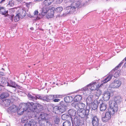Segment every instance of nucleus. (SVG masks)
Here are the masks:
<instances>
[{
  "label": "nucleus",
  "mask_w": 126,
  "mask_h": 126,
  "mask_svg": "<svg viewBox=\"0 0 126 126\" xmlns=\"http://www.w3.org/2000/svg\"><path fill=\"white\" fill-rule=\"evenodd\" d=\"M81 6L82 5L79 1L74 2L71 6L65 7V13L63 15L64 16H65L67 14L72 13L76 11V9L77 8H78Z\"/></svg>",
  "instance_id": "1"
},
{
  "label": "nucleus",
  "mask_w": 126,
  "mask_h": 126,
  "mask_svg": "<svg viewBox=\"0 0 126 126\" xmlns=\"http://www.w3.org/2000/svg\"><path fill=\"white\" fill-rule=\"evenodd\" d=\"M55 8L53 7L50 9L47 6L43 7L42 8L41 10V15L42 16H45L48 12V16L49 17H53L54 14V10Z\"/></svg>",
  "instance_id": "2"
},
{
  "label": "nucleus",
  "mask_w": 126,
  "mask_h": 126,
  "mask_svg": "<svg viewBox=\"0 0 126 126\" xmlns=\"http://www.w3.org/2000/svg\"><path fill=\"white\" fill-rule=\"evenodd\" d=\"M124 60L122 61L121 63L119 64L116 67H115L114 69L112 70L108 76L103 81V84L105 83H107L111 79L113 76L114 72L115 71V70H116L118 67H120L124 63Z\"/></svg>",
  "instance_id": "3"
},
{
  "label": "nucleus",
  "mask_w": 126,
  "mask_h": 126,
  "mask_svg": "<svg viewBox=\"0 0 126 126\" xmlns=\"http://www.w3.org/2000/svg\"><path fill=\"white\" fill-rule=\"evenodd\" d=\"M109 105L111 110L110 111L113 114L115 112H116L118 110L117 104L114 101H110L109 102Z\"/></svg>",
  "instance_id": "4"
},
{
  "label": "nucleus",
  "mask_w": 126,
  "mask_h": 126,
  "mask_svg": "<svg viewBox=\"0 0 126 126\" xmlns=\"http://www.w3.org/2000/svg\"><path fill=\"white\" fill-rule=\"evenodd\" d=\"M67 106L64 105L62 106L58 107L55 106L53 109V110L56 113L60 114L65 111L67 110Z\"/></svg>",
  "instance_id": "5"
},
{
  "label": "nucleus",
  "mask_w": 126,
  "mask_h": 126,
  "mask_svg": "<svg viewBox=\"0 0 126 126\" xmlns=\"http://www.w3.org/2000/svg\"><path fill=\"white\" fill-rule=\"evenodd\" d=\"M26 104L27 106L26 107L27 112H34L37 109L36 104L32 102H28L27 103H26Z\"/></svg>",
  "instance_id": "6"
},
{
  "label": "nucleus",
  "mask_w": 126,
  "mask_h": 126,
  "mask_svg": "<svg viewBox=\"0 0 126 126\" xmlns=\"http://www.w3.org/2000/svg\"><path fill=\"white\" fill-rule=\"evenodd\" d=\"M26 103H24L21 105V107L19 106L18 109H17V111L18 114L21 115L23 114L24 111H27V107Z\"/></svg>",
  "instance_id": "7"
},
{
  "label": "nucleus",
  "mask_w": 126,
  "mask_h": 126,
  "mask_svg": "<svg viewBox=\"0 0 126 126\" xmlns=\"http://www.w3.org/2000/svg\"><path fill=\"white\" fill-rule=\"evenodd\" d=\"M121 82L118 80H115L114 82H113L111 84V86L109 87V90L111 89V88H117L119 87L121 84Z\"/></svg>",
  "instance_id": "8"
},
{
  "label": "nucleus",
  "mask_w": 126,
  "mask_h": 126,
  "mask_svg": "<svg viewBox=\"0 0 126 126\" xmlns=\"http://www.w3.org/2000/svg\"><path fill=\"white\" fill-rule=\"evenodd\" d=\"M111 113L112 114V113L110 111L106 112L105 114V116L102 117V120L105 122L108 121L110 119L111 117Z\"/></svg>",
  "instance_id": "9"
},
{
  "label": "nucleus",
  "mask_w": 126,
  "mask_h": 126,
  "mask_svg": "<svg viewBox=\"0 0 126 126\" xmlns=\"http://www.w3.org/2000/svg\"><path fill=\"white\" fill-rule=\"evenodd\" d=\"M71 120L72 122V123L73 124H74L76 126H80L81 123V120L79 117L76 116L74 118L73 121V118H71Z\"/></svg>",
  "instance_id": "10"
},
{
  "label": "nucleus",
  "mask_w": 126,
  "mask_h": 126,
  "mask_svg": "<svg viewBox=\"0 0 126 126\" xmlns=\"http://www.w3.org/2000/svg\"><path fill=\"white\" fill-rule=\"evenodd\" d=\"M8 79H7L2 77L0 79V86H7L8 84Z\"/></svg>",
  "instance_id": "11"
},
{
  "label": "nucleus",
  "mask_w": 126,
  "mask_h": 126,
  "mask_svg": "<svg viewBox=\"0 0 126 126\" xmlns=\"http://www.w3.org/2000/svg\"><path fill=\"white\" fill-rule=\"evenodd\" d=\"M8 84H9L7 85V86H9L15 88H19L20 87L19 85L16 84L14 82L11 80L8 81Z\"/></svg>",
  "instance_id": "12"
},
{
  "label": "nucleus",
  "mask_w": 126,
  "mask_h": 126,
  "mask_svg": "<svg viewBox=\"0 0 126 126\" xmlns=\"http://www.w3.org/2000/svg\"><path fill=\"white\" fill-rule=\"evenodd\" d=\"M92 124L93 126H98L99 124L98 118L96 116H94L92 120Z\"/></svg>",
  "instance_id": "13"
},
{
  "label": "nucleus",
  "mask_w": 126,
  "mask_h": 126,
  "mask_svg": "<svg viewBox=\"0 0 126 126\" xmlns=\"http://www.w3.org/2000/svg\"><path fill=\"white\" fill-rule=\"evenodd\" d=\"M24 126H37L36 123L33 120H30L27 121Z\"/></svg>",
  "instance_id": "14"
},
{
  "label": "nucleus",
  "mask_w": 126,
  "mask_h": 126,
  "mask_svg": "<svg viewBox=\"0 0 126 126\" xmlns=\"http://www.w3.org/2000/svg\"><path fill=\"white\" fill-rule=\"evenodd\" d=\"M78 114L79 117L81 118H84L87 114H86L84 109L82 110H78Z\"/></svg>",
  "instance_id": "15"
},
{
  "label": "nucleus",
  "mask_w": 126,
  "mask_h": 126,
  "mask_svg": "<svg viewBox=\"0 0 126 126\" xmlns=\"http://www.w3.org/2000/svg\"><path fill=\"white\" fill-rule=\"evenodd\" d=\"M110 93L108 92H105L103 96L104 100L106 101L109 100L110 97Z\"/></svg>",
  "instance_id": "16"
},
{
  "label": "nucleus",
  "mask_w": 126,
  "mask_h": 126,
  "mask_svg": "<svg viewBox=\"0 0 126 126\" xmlns=\"http://www.w3.org/2000/svg\"><path fill=\"white\" fill-rule=\"evenodd\" d=\"M94 96L93 95H89L86 99V102L87 105H90L93 103V98Z\"/></svg>",
  "instance_id": "17"
},
{
  "label": "nucleus",
  "mask_w": 126,
  "mask_h": 126,
  "mask_svg": "<svg viewBox=\"0 0 126 126\" xmlns=\"http://www.w3.org/2000/svg\"><path fill=\"white\" fill-rule=\"evenodd\" d=\"M87 87H89V88L92 91L95 90L97 88V86L96 84V82L91 83L87 85Z\"/></svg>",
  "instance_id": "18"
},
{
  "label": "nucleus",
  "mask_w": 126,
  "mask_h": 126,
  "mask_svg": "<svg viewBox=\"0 0 126 126\" xmlns=\"http://www.w3.org/2000/svg\"><path fill=\"white\" fill-rule=\"evenodd\" d=\"M17 107L16 105H13L11 106L9 109V111L12 113H15L17 110Z\"/></svg>",
  "instance_id": "19"
},
{
  "label": "nucleus",
  "mask_w": 126,
  "mask_h": 126,
  "mask_svg": "<svg viewBox=\"0 0 126 126\" xmlns=\"http://www.w3.org/2000/svg\"><path fill=\"white\" fill-rule=\"evenodd\" d=\"M11 102V100L8 99H3L2 100V105L5 106H9Z\"/></svg>",
  "instance_id": "20"
},
{
  "label": "nucleus",
  "mask_w": 126,
  "mask_h": 126,
  "mask_svg": "<svg viewBox=\"0 0 126 126\" xmlns=\"http://www.w3.org/2000/svg\"><path fill=\"white\" fill-rule=\"evenodd\" d=\"M64 100L66 102L70 103L73 100V98L71 96H66L64 98Z\"/></svg>",
  "instance_id": "21"
},
{
  "label": "nucleus",
  "mask_w": 126,
  "mask_h": 126,
  "mask_svg": "<svg viewBox=\"0 0 126 126\" xmlns=\"http://www.w3.org/2000/svg\"><path fill=\"white\" fill-rule=\"evenodd\" d=\"M17 2L18 1L16 0H10L7 5V6L8 7L13 6L14 5H16V2Z\"/></svg>",
  "instance_id": "22"
},
{
  "label": "nucleus",
  "mask_w": 126,
  "mask_h": 126,
  "mask_svg": "<svg viewBox=\"0 0 126 126\" xmlns=\"http://www.w3.org/2000/svg\"><path fill=\"white\" fill-rule=\"evenodd\" d=\"M93 114H89V113L88 114H87L85 117V118L87 122H90L91 121V119L92 120V118L94 117Z\"/></svg>",
  "instance_id": "23"
},
{
  "label": "nucleus",
  "mask_w": 126,
  "mask_h": 126,
  "mask_svg": "<svg viewBox=\"0 0 126 126\" xmlns=\"http://www.w3.org/2000/svg\"><path fill=\"white\" fill-rule=\"evenodd\" d=\"M106 107L107 104L105 103L102 102L100 105V110L101 111H104L106 109Z\"/></svg>",
  "instance_id": "24"
},
{
  "label": "nucleus",
  "mask_w": 126,
  "mask_h": 126,
  "mask_svg": "<svg viewBox=\"0 0 126 126\" xmlns=\"http://www.w3.org/2000/svg\"><path fill=\"white\" fill-rule=\"evenodd\" d=\"M72 118L68 114H63L61 116L62 119L63 120H66Z\"/></svg>",
  "instance_id": "25"
},
{
  "label": "nucleus",
  "mask_w": 126,
  "mask_h": 126,
  "mask_svg": "<svg viewBox=\"0 0 126 126\" xmlns=\"http://www.w3.org/2000/svg\"><path fill=\"white\" fill-rule=\"evenodd\" d=\"M53 1V0H45L43 2V4L45 6H48Z\"/></svg>",
  "instance_id": "26"
},
{
  "label": "nucleus",
  "mask_w": 126,
  "mask_h": 126,
  "mask_svg": "<svg viewBox=\"0 0 126 126\" xmlns=\"http://www.w3.org/2000/svg\"><path fill=\"white\" fill-rule=\"evenodd\" d=\"M68 113L70 116H75L76 115V111L73 109H71L69 110L68 111Z\"/></svg>",
  "instance_id": "27"
},
{
  "label": "nucleus",
  "mask_w": 126,
  "mask_h": 126,
  "mask_svg": "<svg viewBox=\"0 0 126 126\" xmlns=\"http://www.w3.org/2000/svg\"><path fill=\"white\" fill-rule=\"evenodd\" d=\"M7 13V11H6L4 7H0V14L2 15H4L6 16Z\"/></svg>",
  "instance_id": "28"
},
{
  "label": "nucleus",
  "mask_w": 126,
  "mask_h": 126,
  "mask_svg": "<svg viewBox=\"0 0 126 126\" xmlns=\"http://www.w3.org/2000/svg\"><path fill=\"white\" fill-rule=\"evenodd\" d=\"M54 122L56 124H58L60 122V120L59 116L56 115L53 117Z\"/></svg>",
  "instance_id": "29"
},
{
  "label": "nucleus",
  "mask_w": 126,
  "mask_h": 126,
  "mask_svg": "<svg viewBox=\"0 0 126 126\" xmlns=\"http://www.w3.org/2000/svg\"><path fill=\"white\" fill-rule=\"evenodd\" d=\"M28 96L30 100L34 101H35L36 100V95H34V96H33L31 95L30 94H28Z\"/></svg>",
  "instance_id": "30"
},
{
  "label": "nucleus",
  "mask_w": 126,
  "mask_h": 126,
  "mask_svg": "<svg viewBox=\"0 0 126 126\" xmlns=\"http://www.w3.org/2000/svg\"><path fill=\"white\" fill-rule=\"evenodd\" d=\"M79 110H84L85 105L84 104L81 102H79Z\"/></svg>",
  "instance_id": "31"
},
{
  "label": "nucleus",
  "mask_w": 126,
  "mask_h": 126,
  "mask_svg": "<svg viewBox=\"0 0 126 126\" xmlns=\"http://www.w3.org/2000/svg\"><path fill=\"white\" fill-rule=\"evenodd\" d=\"M9 94L7 92L2 93L0 95V97L2 99L7 98L9 96Z\"/></svg>",
  "instance_id": "32"
},
{
  "label": "nucleus",
  "mask_w": 126,
  "mask_h": 126,
  "mask_svg": "<svg viewBox=\"0 0 126 126\" xmlns=\"http://www.w3.org/2000/svg\"><path fill=\"white\" fill-rule=\"evenodd\" d=\"M72 106L77 110H79V102H75L72 103Z\"/></svg>",
  "instance_id": "33"
},
{
  "label": "nucleus",
  "mask_w": 126,
  "mask_h": 126,
  "mask_svg": "<svg viewBox=\"0 0 126 126\" xmlns=\"http://www.w3.org/2000/svg\"><path fill=\"white\" fill-rule=\"evenodd\" d=\"M40 115V117L41 119L43 120L47 119V117L48 115L47 114L44 113H42Z\"/></svg>",
  "instance_id": "34"
},
{
  "label": "nucleus",
  "mask_w": 126,
  "mask_h": 126,
  "mask_svg": "<svg viewBox=\"0 0 126 126\" xmlns=\"http://www.w3.org/2000/svg\"><path fill=\"white\" fill-rule=\"evenodd\" d=\"M20 12L18 13V14L20 16H25L26 15V12L25 11L23 10V9H20Z\"/></svg>",
  "instance_id": "35"
},
{
  "label": "nucleus",
  "mask_w": 126,
  "mask_h": 126,
  "mask_svg": "<svg viewBox=\"0 0 126 126\" xmlns=\"http://www.w3.org/2000/svg\"><path fill=\"white\" fill-rule=\"evenodd\" d=\"M82 96L79 95L76 96L74 98V101L77 102H78L81 100Z\"/></svg>",
  "instance_id": "36"
},
{
  "label": "nucleus",
  "mask_w": 126,
  "mask_h": 126,
  "mask_svg": "<svg viewBox=\"0 0 126 126\" xmlns=\"http://www.w3.org/2000/svg\"><path fill=\"white\" fill-rule=\"evenodd\" d=\"M121 70H118L117 71L115 72L114 75V77L115 78H117L121 75Z\"/></svg>",
  "instance_id": "37"
},
{
  "label": "nucleus",
  "mask_w": 126,
  "mask_h": 126,
  "mask_svg": "<svg viewBox=\"0 0 126 126\" xmlns=\"http://www.w3.org/2000/svg\"><path fill=\"white\" fill-rule=\"evenodd\" d=\"M63 10V8L61 7H57L56 9L55 8L54 10L55 12L57 13H60Z\"/></svg>",
  "instance_id": "38"
},
{
  "label": "nucleus",
  "mask_w": 126,
  "mask_h": 126,
  "mask_svg": "<svg viewBox=\"0 0 126 126\" xmlns=\"http://www.w3.org/2000/svg\"><path fill=\"white\" fill-rule=\"evenodd\" d=\"M71 123L69 121H66L64 122L63 124V126H70Z\"/></svg>",
  "instance_id": "39"
},
{
  "label": "nucleus",
  "mask_w": 126,
  "mask_h": 126,
  "mask_svg": "<svg viewBox=\"0 0 126 126\" xmlns=\"http://www.w3.org/2000/svg\"><path fill=\"white\" fill-rule=\"evenodd\" d=\"M21 16L18 14L15 17L14 20L15 22H17L18 21Z\"/></svg>",
  "instance_id": "40"
},
{
  "label": "nucleus",
  "mask_w": 126,
  "mask_h": 126,
  "mask_svg": "<svg viewBox=\"0 0 126 126\" xmlns=\"http://www.w3.org/2000/svg\"><path fill=\"white\" fill-rule=\"evenodd\" d=\"M90 110V105L87 104L85 110V112H86V114H88L89 113Z\"/></svg>",
  "instance_id": "41"
},
{
  "label": "nucleus",
  "mask_w": 126,
  "mask_h": 126,
  "mask_svg": "<svg viewBox=\"0 0 126 126\" xmlns=\"http://www.w3.org/2000/svg\"><path fill=\"white\" fill-rule=\"evenodd\" d=\"M96 95L98 97L101 95L102 92L100 90L98 89L96 91Z\"/></svg>",
  "instance_id": "42"
},
{
  "label": "nucleus",
  "mask_w": 126,
  "mask_h": 126,
  "mask_svg": "<svg viewBox=\"0 0 126 126\" xmlns=\"http://www.w3.org/2000/svg\"><path fill=\"white\" fill-rule=\"evenodd\" d=\"M92 107L93 110L96 109L97 108V103H94L92 106Z\"/></svg>",
  "instance_id": "43"
},
{
  "label": "nucleus",
  "mask_w": 126,
  "mask_h": 126,
  "mask_svg": "<svg viewBox=\"0 0 126 126\" xmlns=\"http://www.w3.org/2000/svg\"><path fill=\"white\" fill-rule=\"evenodd\" d=\"M47 98L48 99V101L49 102L50 100H51L54 98L53 95H49L47 96Z\"/></svg>",
  "instance_id": "44"
},
{
  "label": "nucleus",
  "mask_w": 126,
  "mask_h": 126,
  "mask_svg": "<svg viewBox=\"0 0 126 126\" xmlns=\"http://www.w3.org/2000/svg\"><path fill=\"white\" fill-rule=\"evenodd\" d=\"M42 100L47 102H48V99L47 98V96H44L42 97Z\"/></svg>",
  "instance_id": "45"
},
{
  "label": "nucleus",
  "mask_w": 126,
  "mask_h": 126,
  "mask_svg": "<svg viewBox=\"0 0 126 126\" xmlns=\"http://www.w3.org/2000/svg\"><path fill=\"white\" fill-rule=\"evenodd\" d=\"M36 100L37 99L40 100H42V97L40 94L36 95Z\"/></svg>",
  "instance_id": "46"
},
{
  "label": "nucleus",
  "mask_w": 126,
  "mask_h": 126,
  "mask_svg": "<svg viewBox=\"0 0 126 126\" xmlns=\"http://www.w3.org/2000/svg\"><path fill=\"white\" fill-rule=\"evenodd\" d=\"M54 98H60L62 96V95L60 94H55L54 95Z\"/></svg>",
  "instance_id": "47"
},
{
  "label": "nucleus",
  "mask_w": 126,
  "mask_h": 126,
  "mask_svg": "<svg viewBox=\"0 0 126 126\" xmlns=\"http://www.w3.org/2000/svg\"><path fill=\"white\" fill-rule=\"evenodd\" d=\"M28 119H27L26 117H24V118H21V122L22 123H24Z\"/></svg>",
  "instance_id": "48"
},
{
  "label": "nucleus",
  "mask_w": 126,
  "mask_h": 126,
  "mask_svg": "<svg viewBox=\"0 0 126 126\" xmlns=\"http://www.w3.org/2000/svg\"><path fill=\"white\" fill-rule=\"evenodd\" d=\"M88 87L89 88V87H87V86L85 87L82 88V91L83 90L84 91H86L88 90Z\"/></svg>",
  "instance_id": "49"
},
{
  "label": "nucleus",
  "mask_w": 126,
  "mask_h": 126,
  "mask_svg": "<svg viewBox=\"0 0 126 126\" xmlns=\"http://www.w3.org/2000/svg\"><path fill=\"white\" fill-rule=\"evenodd\" d=\"M63 0H56V3L57 4H59L62 3Z\"/></svg>",
  "instance_id": "50"
},
{
  "label": "nucleus",
  "mask_w": 126,
  "mask_h": 126,
  "mask_svg": "<svg viewBox=\"0 0 126 126\" xmlns=\"http://www.w3.org/2000/svg\"><path fill=\"white\" fill-rule=\"evenodd\" d=\"M60 99L58 98L55 99H54L53 101L55 102H59L60 101Z\"/></svg>",
  "instance_id": "51"
},
{
  "label": "nucleus",
  "mask_w": 126,
  "mask_h": 126,
  "mask_svg": "<svg viewBox=\"0 0 126 126\" xmlns=\"http://www.w3.org/2000/svg\"><path fill=\"white\" fill-rule=\"evenodd\" d=\"M38 13V12L37 10L35 11L34 13V15H37Z\"/></svg>",
  "instance_id": "52"
},
{
  "label": "nucleus",
  "mask_w": 126,
  "mask_h": 126,
  "mask_svg": "<svg viewBox=\"0 0 126 126\" xmlns=\"http://www.w3.org/2000/svg\"><path fill=\"white\" fill-rule=\"evenodd\" d=\"M5 74L4 73L2 72H0V75L1 76H4Z\"/></svg>",
  "instance_id": "53"
},
{
  "label": "nucleus",
  "mask_w": 126,
  "mask_h": 126,
  "mask_svg": "<svg viewBox=\"0 0 126 126\" xmlns=\"http://www.w3.org/2000/svg\"><path fill=\"white\" fill-rule=\"evenodd\" d=\"M60 105H61V106H62L64 104H63V102H61L60 103Z\"/></svg>",
  "instance_id": "54"
},
{
  "label": "nucleus",
  "mask_w": 126,
  "mask_h": 126,
  "mask_svg": "<svg viewBox=\"0 0 126 126\" xmlns=\"http://www.w3.org/2000/svg\"><path fill=\"white\" fill-rule=\"evenodd\" d=\"M31 3H26V6L27 7H28L29 6V5H30V4Z\"/></svg>",
  "instance_id": "55"
},
{
  "label": "nucleus",
  "mask_w": 126,
  "mask_h": 126,
  "mask_svg": "<svg viewBox=\"0 0 126 126\" xmlns=\"http://www.w3.org/2000/svg\"><path fill=\"white\" fill-rule=\"evenodd\" d=\"M37 105H38V107L40 106L41 108H42V105H40L39 104H38Z\"/></svg>",
  "instance_id": "56"
},
{
  "label": "nucleus",
  "mask_w": 126,
  "mask_h": 126,
  "mask_svg": "<svg viewBox=\"0 0 126 126\" xmlns=\"http://www.w3.org/2000/svg\"><path fill=\"white\" fill-rule=\"evenodd\" d=\"M34 0L35 1H37L38 2L41 1H42V0Z\"/></svg>",
  "instance_id": "57"
},
{
  "label": "nucleus",
  "mask_w": 126,
  "mask_h": 126,
  "mask_svg": "<svg viewBox=\"0 0 126 126\" xmlns=\"http://www.w3.org/2000/svg\"><path fill=\"white\" fill-rule=\"evenodd\" d=\"M5 0H1L0 2V3H2L5 1Z\"/></svg>",
  "instance_id": "58"
},
{
  "label": "nucleus",
  "mask_w": 126,
  "mask_h": 126,
  "mask_svg": "<svg viewBox=\"0 0 126 126\" xmlns=\"http://www.w3.org/2000/svg\"><path fill=\"white\" fill-rule=\"evenodd\" d=\"M69 1L70 2H73L74 1V0H69Z\"/></svg>",
  "instance_id": "59"
},
{
  "label": "nucleus",
  "mask_w": 126,
  "mask_h": 126,
  "mask_svg": "<svg viewBox=\"0 0 126 126\" xmlns=\"http://www.w3.org/2000/svg\"><path fill=\"white\" fill-rule=\"evenodd\" d=\"M13 17V16H11V20H12V19Z\"/></svg>",
  "instance_id": "60"
},
{
  "label": "nucleus",
  "mask_w": 126,
  "mask_h": 126,
  "mask_svg": "<svg viewBox=\"0 0 126 126\" xmlns=\"http://www.w3.org/2000/svg\"><path fill=\"white\" fill-rule=\"evenodd\" d=\"M30 29H31L32 30H33V28H30Z\"/></svg>",
  "instance_id": "61"
},
{
  "label": "nucleus",
  "mask_w": 126,
  "mask_h": 126,
  "mask_svg": "<svg viewBox=\"0 0 126 126\" xmlns=\"http://www.w3.org/2000/svg\"><path fill=\"white\" fill-rule=\"evenodd\" d=\"M2 70H4V69L3 68H2Z\"/></svg>",
  "instance_id": "62"
},
{
  "label": "nucleus",
  "mask_w": 126,
  "mask_h": 126,
  "mask_svg": "<svg viewBox=\"0 0 126 126\" xmlns=\"http://www.w3.org/2000/svg\"><path fill=\"white\" fill-rule=\"evenodd\" d=\"M125 59L126 60V57L125 58Z\"/></svg>",
  "instance_id": "63"
},
{
  "label": "nucleus",
  "mask_w": 126,
  "mask_h": 126,
  "mask_svg": "<svg viewBox=\"0 0 126 126\" xmlns=\"http://www.w3.org/2000/svg\"><path fill=\"white\" fill-rule=\"evenodd\" d=\"M35 65V64H34V65Z\"/></svg>",
  "instance_id": "64"
}]
</instances>
